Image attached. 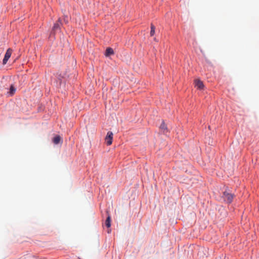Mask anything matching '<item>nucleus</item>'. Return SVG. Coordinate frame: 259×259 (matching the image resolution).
Listing matches in <instances>:
<instances>
[{"label": "nucleus", "mask_w": 259, "mask_h": 259, "mask_svg": "<svg viewBox=\"0 0 259 259\" xmlns=\"http://www.w3.org/2000/svg\"><path fill=\"white\" fill-rule=\"evenodd\" d=\"M113 133L111 132H108L105 138V141L107 145H110L112 143Z\"/></svg>", "instance_id": "7ed1b4c3"}, {"label": "nucleus", "mask_w": 259, "mask_h": 259, "mask_svg": "<svg viewBox=\"0 0 259 259\" xmlns=\"http://www.w3.org/2000/svg\"><path fill=\"white\" fill-rule=\"evenodd\" d=\"M223 197L225 201H227L228 203H230L233 200L234 195L227 191H225L223 193Z\"/></svg>", "instance_id": "f257e3e1"}, {"label": "nucleus", "mask_w": 259, "mask_h": 259, "mask_svg": "<svg viewBox=\"0 0 259 259\" xmlns=\"http://www.w3.org/2000/svg\"><path fill=\"white\" fill-rule=\"evenodd\" d=\"M195 87L198 89L202 90L204 87V85L201 80L199 79H196L195 80Z\"/></svg>", "instance_id": "20e7f679"}, {"label": "nucleus", "mask_w": 259, "mask_h": 259, "mask_svg": "<svg viewBox=\"0 0 259 259\" xmlns=\"http://www.w3.org/2000/svg\"><path fill=\"white\" fill-rule=\"evenodd\" d=\"M16 90V89L14 87L13 85L12 84L10 87L9 92H8V94H9L10 96H12L15 94Z\"/></svg>", "instance_id": "423d86ee"}, {"label": "nucleus", "mask_w": 259, "mask_h": 259, "mask_svg": "<svg viewBox=\"0 0 259 259\" xmlns=\"http://www.w3.org/2000/svg\"><path fill=\"white\" fill-rule=\"evenodd\" d=\"M105 224L107 228H109L111 226V218L109 214L108 215Z\"/></svg>", "instance_id": "6e6552de"}, {"label": "nucleus", "mask_w": 259, "mask_h": 259, "mask_svg": "<svg viewBox=\"0 0 259 259\" xmlns=\"http://www.w3.org/2000/svg\"><path fill=\"white\" fill-rule=\"evenodd\" d=\"M114 54L113 50L111 48H108L106 49L105 52V55L106 56H109L110 55H113Z\"/></svg>", "instance_id": "0eeeda50"}, {"label": "nucleus", "mask_w": 259, "mask_h": 259, "mask_svg": "<svg viewBox=\"0 0 259 259\" xmlns=\"http://www.w3.org/2000/svg\"><path fill=\"white\" fill-rule=\"evenodd\" d=\"M60 19H59L58 22H57L54 25L53 29L54 31H55L60 28Z\"/></svg>", "instance_id": "9d476101"}, {"label": "nucleus", "mask_w": 259, "mask_h": 259, "mask_svg": "<svg viewBox=\"0 0 259 259\" xmlns=\"http://www.w3.org/2000/svg\"><path fill=\"white\" fill-rule=\"evenodd\" d=\"M155 26L151 24V31H150V35L153 36L155 33Z\"/></svg>", "instance_id": "9b49d317"}, {"label": "nucleus", "mask_w": 259, "mask_h": 259, "mask_svg": "<svg viewBox=\"0 0 259 259\" xmlns=\"http://www.w3.org/2000/svg\"><path fill=\"white\" fill-rule=\"evenodd\" d=\"M12 52H13V50L12 49L9 48L7 50V51L5 54L3 61V64L4 65L6 64L7 63V61L9 60V59L10 58Z\"/></svg>", "instance_id": "f03ea898"}, {"label": "nucleus", "mask_w": 259, "mask_h": 259, "mask_svg": "<svg viewBox=\"0 0 259 259\" xmlns=\"http://www.w3.org/2000/svg\"><path fill=\"white\" fill-rule=\"evenodd\" d=\"M160 129L164 134H166L168 132L167 128L164 122H162L160 125Z\"/></svg>", "instance_id": "39448f33"}, {"label": "nucleus", "mask_w": 259, "mask_h": 259, "mask_svg": "<svg viewBox=\"0 0 259 259\" xmlns=\"http://www.w3.org/2000/svg\"><path fill=\"white\" fill-rule=\"evenodd\" d=\"M61 141V137L59 136H57L55 137L53 139V142L55 144H58L60 143Z\"/></svg>", "instance_id": "1a4fd4ad"}]
</instances>
